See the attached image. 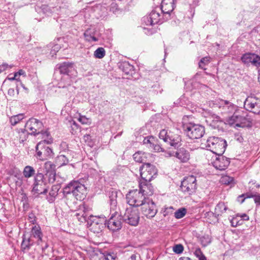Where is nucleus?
Masks as SVG:
<instances>
[{
  "label": "nucleus",
  "instance_id": "nucleus-51",
  "mask_svg": "<svg viewBox=\"0 0 260 260\" xmlns=\"http://www.w3.org/2000/svg\"><path fill=\"white\" fill-rule=\"evenodd\" d=\"M59 189L57 185H54L52 186L51 189L49 192V195L53 198H55L58 194V191Z\"/></svg>",
  "mask_w": 260,
  "mask_h": 260
},
{
  "label": "nucleus",
  "instance_id": "nucleus-61",
  "mask_svg": "<svg viewBox=\"0 0 260 260\" xmlns=\"http://www.w3.org/2000/svg\"><path fill=\"white\" fill-rule=\"evenodd\" d=\"M91 123L90 119L86 118L85 116L82 115V124H88Z\"/></svg>",
  "mask_w": 260,
  "mask_h": 260
},
{
  "label": "nucleus",
  "instance_id": "nucleus-19",
  "mask_svg": "<svg viewBox=\"0 0 260 260\" xmlns=\"http://www.w3.org/2000/svg\"><path fill=\"white\" fill-rule=\"evenodd\" d=\"M242 62L246 66L250 64L257 68L260 67V56L254 53H245L241 57Z\"/></svg>",
  "mask_w": 260,
  "mask_h": 260
},
{
  "label": "nucleus",
  "instance_id": "nucleus-28",
  "mask_svg": "<svg viewBox=\"0 0 260 260\" xmlns=\"http://www.w3.org/2000/svg\"><path fill=\"white\" fill-rule=\"evenodd\" d=\"M238 123L234 126L235 128L237 127H249L251 126V121L249 118L241 115L238 116Z\"/></svg>",
  "mask_w": 260,
  "mask_h": 260
},
{
  "label": "nucleus",
  "instance_id": "nucleus-58",
  "mask_svg": "<svg viewBox=\"0 0 260 260\" xmlns=\"http://www.w3.org/2000/svg\"><path fill=\"white\" fill-rule=\"evenodd\" d=\"M194 254L196 255V256L197 257H198L199 258L200 256H201L204 254L203 253L201 249L200 248H198L195 250V251L194 252Z\"/></svg>",
  "mask_w": 260,
  "mask_h": 260
},
{
  "label": "nucleus",
  "instance_id": "nucleus-56",
  "mask_svg": "<svg viewBox=\"0 0 260 260\" xmlns=\"http://www.w3.org/2000/svg\"><path fill=\"white\" fill-rule=\"evenodd\" d=\"M255 109L253 111V113L256 114H260V100H258L254 102Z\"/></svg>",
  "mask_w": 260,
  "mask_h": 260
},
{
  "label": "nucleus",
  "instance_id": "nucleus-33",
  "mask_svg": "<svg viewBox=\"0 0 260 260\" xmlns=\"http://www.w3.org/2000/svg\"><path fill=\"white\" fill-rule=\"evenodd\" d=\"M94 138L95 135L93 133L88 134H85L84 135V140L86 145L90 147H92L94 145Z\"/></svg>",
  "mask_w": 260,
  "mask_h": 260
},
{
  "label": "nucleus",
  "instance_id": "nucleus-54",
  "mask_svg": "<svg viewBox=\"0 0 260 260\" xmlns=\"http://www.w3.org/2000/svg\"><path fill=\"white\" fill-rule=\"evenodd\" d=\"M143 23L147 26H152L155 23H153V20L151 19V17L149 16H145L143 18Z\"/></svg>",
  "mask_w": 260,
  "mask_h": 260
},
{
  "label": "nucleus",
  "instance_id": "nucleus-38",
  "mask_svg": "<svg viewBox=\"0 0 260 260\" xmlns=\"http://www.w3.org/2000/svg\"><path fill=\"white\" fill-rule=\"evenodd\" d=\"M238 115L236 114V112L233 113V114L231 116H227L226 118V123L230 125H234L238 123Z\"/></svg>",
  "mask_w": 260,
  "mask_h": 260
},
{
  "label": "nucleus",
  "instance_id": "nucleus-20",
  "mask_svg": "<svg viewBox=\"0 0 260 260\" xmlns=\"http://www.w3.org/2000/svg\"><path fill=\"white\" fill-rule=\"evenodd\" d=\"M122 222L121 215H111L109 219L107 220V226L110 230L116 232L121 229Z\"/></svg>",
  "mask_w": 260,
  "mask_h": 260
},
{
  "label": "nucleus",
  "instance_id": "nucleus-11",
  "mask_svg": "<svg viewBox=\"0 0 260 260\" xmlns=\"http://www.w3.org/2000/svg\"><path fill=\"white\" fill-rule=\"evenodd\" d=\"M81 183L80 180H72L64 187L63 193L65 194L72 193L77 201H81Z\"/></svg>",
  "mask_w": 260,
  "mask_h": 260
},
{
  "label": "nucleus",
  "instance_id": "nucleus-52",
  "mask_svg": "<svg viewBox=\"0 0 260 260\" xmlns=\"http://www.w3.org/2000/svg\"><path fill=\"white\" fill-rule=\"evenodd\" d=\"M173 250L175 253L181 254L183 251L184 247L181 244H176L174 246Z\"/></svg>",
  "mask_w": 260,
  "mask_h": 260
},
{
  "label": "nucleus",
  "instance_id": "nucleus-29",
  "mask_svg": "<svg viewBox=\"0 0 260 260\" xmlns=\"http://www.w3.org/2000/svg\"><path fill=\"white\" fill-rule=\"evenodd\" d=\"M159 11L158 8H156L155 10H152L149 14V16L151 17L153 23H161L163 21H165L162 18V14L161 13H160Z\"/></svg>",
  "mask_w": 260,
  "mask_h": 260
},
{
  "label": "nucleus",
  "instance_id": "nucleus-18",
  "mask_svg": "<svg viewBox=\"0 0 260 260\" xmlns=\"http://www.w3.org/2000/svg\"><path fill=\"white\" fill-rule=\"evenodd\" d=\"M141 209L142 213L148 218H153L157 212L155 204L150 199L143 204Z\"/></svg>",
  "mask_w": 260,
  "mask_h": 260
},
{
  "label": "nucleus",
  "instance_id": "nucleus-26",
  "mask_svg": "<svg viewBox=\"0 0 260 260\" xmlns=\"http://www.w3.org/2000/svg\"><path fill=\"white\" fill-rule=\"evenodd\" d=\"M251 198L254 199V202L257 206L260 205V194H257L256 193L248 192L243 193L238 197L237 201L242 204L244 202L246 199Z\"/></svg>",
  "mask_w": 260,
  "mask_h": 260
},
{
  "label": "nucleus",
  "instance_id": "nucleus-49",
  "mask_svg": "<svg viewBox=\"0 0 260 260\" xmlns=\"http://www.w3.org/2000/svg\"><path fill=\"white\" fill-rule=\"evenodd\" d=\"M186 213V209L184 208H180L174 213V216L177 219H180L183 217Z\"/></svg>",
  "mask_w": 260,
  "mask_h": 260
},
{
  "label": "nucleus",
  "instance_id": "nucleus-60",
  "mask_svg": "<svg viewBox=\"0 0 260 260\" xmlns=\"http://www.w3.org/2000/svg\"><path fill=\"white\" fill-rule=\"evenodd\" d=\"M239 217L241 218L240 220H241L242 222L244 220H249V216L245 213L239 215Z\"/></svg>",
  "mask_w": 260,
  "mask_h": 260
},
{
  "label": "nucleus",
  "instance_id": "nucleus-9",
  "mask_svg": "<svg viewBox=\"0 0 260 260\" xmlns=\"http://www.w3.org/2000/svg\"><path fill=\"white\" fill-rule=\"evenodd\" d=\"M140 176V180L151 181L152 179L156 177L157 169L156 167L149 162L143 164L139 168Z\"/></svg>",
  "mask_w": 260,
  "mask_h": 260
},
{
  "label": "nucleus",
  "instance_id": "nucleus-45",
  "mask_svg": "<svg viewBox=\"0 0 260 260\" xmlns=\"http://www.w3.org/2000/svg\"><path fill=\"white\" fill-rule=\"evenodd\" d=\"M71 133L73 135H77L78 132H81V127L74 120H73L72 122H71Z\"/></svg>",
  "mask_w": 260,
  "mask_h": 260
},
{
  "label": "nucleus",
  "instance_id": "nucleus-35",
  "mask_svg": "<svg viewBox=\"0 0 260 260\" xmlns=\"http://www.w3.org/2000/svg\"><path fill=\"white\" fill-rule=\"evenodd\" d=\"M206 217L210 220V223H216L218 221L219 214H217L215 211L213 212L212 211H209L205 214Z\"/></svg>",
  "mask_w": 260,
  "mask_h": 260
},
{
  "label": "nucleus",
  "instance_id": "nucleus-48",
  "mask_svg": "<svg viewBox=\"0 0 260 260\" xmlns=\"http://www.w3.org/2000/svg\"><path fill=\"white\" fill-rule=\"evenodd\" d=\"M63 38H58L56 40H54L55 42L53 43L54 45L52 46V50L54 51V53H56V52H57L61 48V45L60 44H57V42H58L59 43H61L63 41Z\"/></svg>",
  "mask_w": 260,
  "mask_h": 260
},
{
  "label": "nucleus",
  "instance_id": "nucleus-50",
  "mask_svg": "<svg viewBox=\"0 0 260 260\" xmlns=\"http://www.w3.org/2000/svg\"><path fill=\"white\" fill-rule=\"evenodd\" d=\"M57 161L60 162V166L66 165L69 160L67 157L64 155H60L57 157Z\"/></svg>",
  "mask_w": 260,
  "mask_h": 260
},
{
  "label": "nucleus",
  "instance_id": "nucleus-14",
  "mask_svg": "<svg viewBox=\"0 0 260 260\" xmlns=\"http://www.w3.org/2000/svg\"><path fill=\"white\" fill-rule=\"evenodd\" d=\"M43 234L39 225H34L31 228L30 237L36 240V244L40 246L43 251L48 247V244L43 239Z\"/></svg>",
  "mask_w": 260,
  "mask_h": 260
},
{
  "label": "nucleus",
  "instance_id": "nucleus-22",
  "mask_svg": "<svg viewBox=\"0 0 260 260\" xmlns=\"http://www.w3.org/2000/svg\"><path fill=\"white\" fill-rule=\"evenodd\" d=\"M218 156L213 162V166L220 171L225 170L229 166L230 161L229 158L223 156L222 154H216Z\"/></svg>",
  "mask_w": 260,
  "mask_h": 260
},
{
  "label": "nucleus",
  "instance_id": "nucleus-43",
  "mask_svg": "<svg viewBox=\"0 0 260 260\" xmlns=\"http://www.w3.org/2000/svg\"><path fill=\"white\" fill-rule=\"evenodd\" d=\"M244 107L246 110L253 113V111L255 109L254 102H250L248 99H246L244 102Z\"/></svg>",
  "mask_w": 260,
  "mask_h": 260
},
{
  "label": "nucleus",
  "instance_id": "nucleus-32",
  "mask_svg": "<svg viewBox=\"0 0 260 260\" xmlns=\"http://www.w3.org/2000/svg\"><path fill=\"white\" fill-rule=\"evenodd\" d=\"M94 59V57L91 55H89L88 58H86L84 60V65L85 66L86 70L88 71L87 74L83 75V76H87L88 75H91V72L92 71V64L93 63V61Z\"/></svg>",
  "mask_w": 260,
  "mask_h": 260
},
{
  "label": "nucleus",
  "instance_id": "nucleus-17",
  "mask_svg": "<svg viewBox=\"0 0 260 260\" xmlns=\"http://www.w3.org/2000/svg\"><path fill=\"white\" fill-rule=\"evenodd\" d=\"M118 66L125 75H127L126 78L130 79V77L136 79L138 78L139 75L136 72L134 67L128 61H120L118 63Z\"/></svg>",
  "mask_w": 260,
  "mask_h": 260
},
{
  "label": "nucleus",
  "instance_id": "nucleus-8",
  "mask_svg": "<svg viewBox=\"0 0 260 260\" xmlns=\"http://www.w3.org/2000/svg\"><path fill=\"white\" fill-rule=\"evenodd\" d=\"M180 189L185 195L191 196L194 194L197 189L196 178L193 175L184 178L181 181Z\"/></svg>",
  "mask_w": 260,
  "mask_h": 260
},
{
  "label": "nucleus",
  "instance_id": "nucleus-55",
  "mask_svg": "<svg viewBox=\"0 0 260 260\" xmlns=\"http://www.w3.org/2000/svg\"><path fill=\"white\" fill-rule=\"evenodd\" d=\"M151 148L153 149L154 151L155 152H164L165 149L161 147L157 142V141H155V142L153 144V145H151Z\"/></svg>",
  "mask_w": 260,
  "mask_h": 260
},
{
  "label": "nucleus",
  "instance_id": "nucleus-64",
  "mask_svg": "<svg viewBox=\"0 0 260 260\" xmlns=\"http://www.w3.org/2000/svg\"><path fill=\"white\" fill-rule=\"evenodd\" d=\"M8 94L10 96H14L15 94V90L14 88H10L8 91Z\"/></svg>",
  "mask_w": 260,
  "mask_h": 260
},
{
  "label": "nucleus",
  "instance_id": "nucleus-57",
  "mask_svg": "<svg viewBox=\"0 0 260 260\" xmlns=\"http://www.w3.org/2000/svg\"><path fill=\"white\" fill-rule=\"evenodd\" d=\"M41 9L42 12L46 15H49L51 13L49 7L47 5H42L41 7Z\"/></svg>",
  "mask_w": 260,
  "mask_h": 260
},
{
  "label": "nucleus",
  "instance_id": "nucleus-12",
  "mask_svg": "<svg viewBox=\"0 0 260 260\" xmlns=\"http://www.w3.org/2000/svg\"><path fill=\"white\" fill-rule=\"evenodd\" d=\"M122 221L132 226L138 225L139 220V212L133 207L126 208L124 214L122 216Z\"/></svg>",
  "mask_w": 260,
  "mask_h": 260
},
{
  "label": "nucleus",
  "instance_id": "nucleus-25",
  "mask_svg": "<svg viewBox=\"0 0 260 260\" xmlns=\"http://www.w3.org/2000/svg\"><path fill=\"white\" fill-rule=\"evenodd\" d=\"M151 181L140 180L139 188L144 196H150L153 194L154 189L152 184L150 183Z\"/></svg>",
  "mask_w": 260,
  "mask_h": 260
},
{
  "label": "nucleus",
  "instance_id": "nucleus-21",
  "mask_svg": "<svg viewBox=\"0 0 260 260\" xmlns=\"http://www.w3.org/2000/svg\"><path fill=\"white\" fill-rule=\"evenodd\" d=\"M103 217L93 216L92 214H90L88 217H87V215H82V218L84 219V222L86 223L87 228H89L91 230L96 229L98 224L102 222V218Z\"/></svg>",
  "mask_w": 260,
  "mask_h": 260
},
{
  "label": "nucleus",
  "instance_id": "nucleus-42",
  "mask_svg": "<svg viewBox=\"0 0 260 260\" xmlns=\"http://www.w3.org/2000/svg\"><path fill=\"white\" fill-rule=\"evenodd\" d=\"M210 57L209 56H206L201 58L199 62V67L200 69L204 70H206L205 67L210 63Z\"/></svg>",
  "mask_w": 260,
  "mask_h": 260
},
{
  "label": "nucleus",
  "instance_id": "nucleus-10",
  "mask_svg": "<svg viewBox=\"0 0 260 260\" xmlns=\"http://www.w3.org/2000/svg\"><path fill=\"white\" fill-rule=\"evenodd\" d=\"M215 107H217L219 111L223 116L229 115L236 112L238 107L228 100L218 99L215 101Z\"/></svg>",
  "mask_w": 260,
  "mask_h": 260
},
{
  "label": "nucleus",
  "instance_id": "nucleus-24",
  "mask_svg": "<svg viewBox=\"0 0 260 260\" xmlns=\"http://www.w3.org/2000/svg\"><path fill=\"white\" fill-rule=\"evenodd\" d=\"M44 169L46 172V175L48 174V181L53 183L55 180L56 166L51 161H48L44 164Z\"/></svg>",
  "mask_w": 260,
  "mask_h": 260
},
{
  "label": "nucleus",
  "instance_id": "nucleus-3",
  "mask_svg": "<svg viewBox=\"0 0 260 260\" xmlns=\"http://www.w3.org/2000/svg\"><path fill=\"white\" fill-rule=\"evenodd\" d=\"M50 183L48 179H46L43 173H38L36 174L34 179L32 192L34 194H46L48 192L47 184Z\"/></svg>",
  "mask_w": 260,
  "mask_h": 260
},
{
  "label": "nucleus",
  "instance_id": "nucleus-6",
  "mask_svg": "<svg viewBox=\"0 0 260 260\" xmlns=\"http://www.w3.org/2000/svg\"><path fill=\"white\" fill-rule=\"evenodd\" d=\"M43 126L42 122L35 118L29 119L25 124V128L31 132L30 133L31 135L37 136L41 134L42 138H48L50 136V133L47 131L41 130Z\"/></svg>",
  "mask_w": 260,
  "mask_h": 260
},
{
  "label": "nucleus",
  "instance_id": "nucleus-30",
  "mask_svg": "<svg viewBox=\"0 0 260 260\" xmlns=\"http://www.w3.org/2000/svg\"><path fill=\"white\" fill-rule=\"evenodd\" d=\"M22 238L23 240L21 243V248L23 251L29 250L30 247L36 243L30 237L26 238V237L23 235Z\"/></svg>",
  "mask_w": 260,
  "mask_h": 260
},
{
  "label": "nucleus",
  "instance_id": "nucleus-37",
  "mask_svg": "<svg viewBox=\"0 0 260 260\" xmlns=\"http://www.w3.org/2000/svg\"><path fill=\"white\" fill-rule=\"evenodd\" d=\"M19 140L20 143H23L26 141L28 138L29 135H30V133L28 132V130L26 128L20 129L19 131Z\"/></svg>",
  "mask_w": 260,
  "mask_h": 260
},
{
  "label": "nucleus",
  "instance_id": "nucleus-34",
  "mask_svg": "<svg viewBox=\"0 0 260 260\" xmlns=\"http://www.w3.org/2000/svg\"><path fill=\"white\" fill-rule=\"evenodd\" d=\"M35 174V170L32 167L30 166H26L24 167L23 171V175L25 178H30Z\"/></svg>",
  "mask_w": 260,
  "mask_h": 260
},
{
  "label": "nucleus",
  "instance_id": "nucleus-39",
  "mask_svg": "<svg viewBox=\"0 0 260 260\" xmlns=\"http://www.w3.org/2000/svg\"><path fill=\"white\" fill-rule=\"evenodd\" d=\"M82 208L84 213L82 214L83 215H87V217H88L90 214V212L92 211V204L88 203L86 204L85 202H82Z\"/></svg>",
  "mask_w": 260,
  "mask_h": 260
},
{
  "label": "nucleus",
  "instance_id": "nucleus-59",
  "mask_svg": "<svg viewBox=\"0 0 260 260\" xmlns=\"http://www.w3.org/2000/svg\"><path fill=\"white\" fill-rule=\"evenodd\" d=\"M235 139L237 141L239 142V143L243 142V141L244 140V139H243V137L242 136V135L241 134H235Z\"/></svg>",
  "mask_w": 260,
  "mask_h": 260
},
{
  "label": "nucleus",
  "instance_id": "nucleus-2",
  "mask_svg": "<svg viewBox=\"0 0 260 260\" xmlns=\"http://www.w3.org/2000/svg\"><path fill=\"white\" fill-rule=\"evenodd\" d=\"M158 136L160 139L173 148H179L182 146L181 136L169 129H161Z\"/></svg>",
  "mask_w": 260,
  "mask_h": 260
},
{
  "label": "nucleus",
  "instance_id": "nucleus-46",
  "mask_svg": "<svg viewBox=\"0 0 260 260\" xmlns=\"http://www.w3.org/2000/svg\"><path fill=\"white\" fill-rule=\"evenodd\" d=\"M105 55V50L102 47H99L94 52V57L101 59Z\"/></svg>",
  "mask_w": 260,
  "mask_h": 260
},
{
  "label": "nucleus",
  "instance_id": "nucleus-13",
  "mask_svg": "<svg viewBox=\"0 0 260 260\" xmlns=\"http://www.w3.org/2000/svg\"><path fill=\"white\" fill-rule=\"evenodd\" d=\"M56 67L59 72L66 76V77H64V78L68 79L70 77L72 79H74L77 76V72L75 69L74 63L72 62L69 61L63 62L57 64Z\"/></svg>",
  "mask_w": 260,
  "mask_h": 260
},
{
  "label": "nucleus",
  "instance_id": "nucleus-36",
  "mask_svg": "<svg viewBox=\"0 0 260 260\" xmlns=\"http://www.w3.org/2000/svg\"><path fill=\"white\" fill-rule=\"evenodd\" d=\"M228 209L227 206L225 205L224 202H219L215 208V211L217 214L221 215L222 213L225 212Z\"/></svg>",
  "mask_w": 260,
  "mask_h": 260
},
{
  "label": "nucleus",
  "instance_id": "nucleus-44",
  "mask_svg": "<svg viewBox=\"0 0 260 260\" xmlns=\"http://www.w3.org/2000/svg\"><path fill=\"white\" fill-rule=\"evenodd\" d=\"M102 222L98 224L96 229H95L94 230H92L93 232L99 233L107 226V219L105 216L102 218Z\"/></svg>",
  "mask_w": 260,
  "mask_h": 260
},
{
  "label": "nucleus",
  "instance_id": "nucleus-40",
  "mask_svg": "<svg viewBox=\"0 0 260 260\" xmlns=\"http://www.w3.org/2000/svg\"><path fill=\"white\" fill-rule=\"evenodd\" d=\"M24 116L23 114H19L16 115L12 116L10 118V122L12 125H15L19 121L24 118Z\"/></svg>",
  "mask_w": 260,
  "mask_h": 260
},
{
  "label": "nucleus",
  "instance_id": "nucleus-16",
  "mask_svg": "<svg viewBox=\"0 0 260 260\" xmlns=\"http://www.w3.org/2000/svg\"><path fill=\"white\" fill-rule=\"evenodd\" d=\"M176 0H162L160 8H158L162 14L164 21H167L170 18L171 13L173 12L175 7Z\"/></svg>",
  "mask_w": 260,
  "mask_h": 260
},
{
  "label": "nucleus",
  "instance_id": "nucleus-15",
  "mask_svg": "<svg viewBox=\"0 0 260 260\" xmlns=\"http://www.w3.org/2000/svg\"><path fill=\"white\" fill-rule=\"evenodd\" d=\"M175 150L170 149L166 152L167 156H174L182 162H187L190 158V154L188 150L183 147L174 148Z\"/></svg>",
  "mask_w": 260,
  "mask_h": 260
},
{
  "label": "nucleus",
  "instance_id": "nucleus-63",
  "mask_svg": "<svg viewBox=\"0 0 260 260\" xmlns=\"http://www.w3.org/2000/svg\"><path fill=\"white\" fill-rule=\"evenodd\" d=\"M9 65L7 63H4L0 65V73L5 71L8 67Z\"/></svg>",
  "mask_w": 260,
  "mask_h": 260
},
{
  "label": "nucleus",
  "instance_id": "nucleus-7",
  "mask_svg": "<svg viewBox=\"0 0 260 260\" xmlns=\"http://www.w3.org/2000/svg\"><path fill=\"white\" fill-rule=\"evenodd\" d=\"M127 203L133 207L142 206L149 198H146L140 190H131L126 196Z\"/></svg>",
  "mask_w": 260,
  "mask_h": 260
},
{
  "label": "nucleus",
  "instance_id": "nucleus-62",
  "mask_svg": "<svg viewBox=\"0 0 260 260\" xmlns=\"http://www.w3.org/2000/svg\"><path fill=\"white\" fill-rule=\"evenodd\" d=\"M29 218L30 219V222L32 224H35L36 222V217L34 214L31 213L29 215Z\"/></svg>",
  "mask_w": 260,
  "mask_h": 260
},
{
  "label": "nucleus",
  "instance_id": "nucleus-1",
  "mask_svg": "<svg viewBox=\"0 0 260 260\" xmlns=\"http://www.w3.org/2000/svg\"><path fill=\"white\" fill-rule=\"evenodd\" d=\"M204 145L207 150L215 154H223L227 146L226 141L221 138L216 137H209Z\"/></svg>",
  "mask_w": 260,
  "mask_h": 260
},
{
  "label": "nucleus",
  "instance_id": "nucleus-27",
  "mask_svg": "<svg viewBox=\"0 0 260 260\" xmlns=\"http://www.w3.org/2000/svg\"><path fill=\"white\" fill-rule=\"evenodd\" d=\"M96 31L94 26H90L86 29L84 32L85 39L87 41H97L98 38L95 37Z\"/></svg>",
  "mask_w": 260,
  "mask_h": 260
},
{
  "label": "nucleus",
  "instance_id": "nucleus-47",
  "mask_svg": "<svg viewBox=\"0 0 260 260\" xmlns=\"http://www.w3.org/2000/svg\"><path fill=\"white\" fill-rule=\"evenodd\" d=\"M156 139L153 136H148L144 138L143 144L148 145V147L151 148V145H153L155 142Z\"/></svg>",
  "mask_w": 260,
  "mask_h": 260
},
{
  "label": "nucleus",
  "instance_id": "nucleus-53",
  "mask_svg": "<svg viewBox=\"0 0 260 260\" xmlns=\"http://www.w3.org/2000/svg\"><path fill=\"white\" fill-rule=\"evenodd\" d=\"M239 215H238L236 217L233 218L231 220V225L233 227H236L242 224V221L241 220H239Z\"/></svg>",
  "mask_w": 260,
  "mask_h": 260
},
{
  "label": "nucleus",
  "instance_id": "nucleus-23",
  "mask_svg": "<svg viewBox=\"0 0 260 260\" xmlns=\"http://www.w3.org/2000/svg\"><path fill=\"white\" fill-rule=\"evenodd\" d=\"M117 191H112L109 193V204L111 215H118L119 209L117 207Z\"/></svg>",
  "mask_w": 260,
  "mask_h": 260
},
{
  "label": "nucleus",
  "instance_id": "nucleus-31",
  "mask_svg": "<svg viewBox=\"0 0 260 260\" xmlns=\"http://www.w3.org/2000/svg\"><path fill=\"white\" fill-rule=\"evenodd\" d=\"M146 158L147 154L141 151H138L133 154V158L135 161L143 164L147 163L146 162Z\"/></svg>",
  "mask_w": 260,
  "mask_h": 260
},
{
  "label": "nucleus",
  "instance_id": "nucleus-4",
  "mask_svg": "<svg viewBox=\"0 0 260 260\" xmlns=\"http://www.w3.org/2000/svg\"><path fill=\"white\" fill-rule=\"evenodd\" d=\"M53 142L51 138L48 140H44L39 142L36 147V157L38 159L43 160L51 158L53 156V152L51 148L46 144L52 143Z\"/></svg>",
  "mask_w": 260,
  "mask_h": 260
},
{
  "label": "nucleus",
  "instance_id": "nucleus-41",
  "mask_svg": "<svg viewBox=\"0 0 260 260\" xmlns=\"http://www.w3.org/2000/svg\"><path fill=\"white\" fill-rule=\"evenodd\" d=\"M234 179L233 177L228 175L221 177L220 182L225 185H233L234 184Z\"/></svg>",
  "mask_w": 260,
  "mask_h": 260
},
{
  "label": "nucleus",
  "instance_id": "nucleus-5",
  "mask_svg": "<svg viewBox=\"0 0 260 260\" xmlns=\"http://www.w3.org/2000/svg\"><path fill=\"white\" fill-rule=\"evenodd\" d=\"M182 129L184 134L191 139H200L205 134V128L203 126L192 123H183Z\"/></svg>",
  "mask_w": 260,
  "mask_h": 260
}]
</instances>
